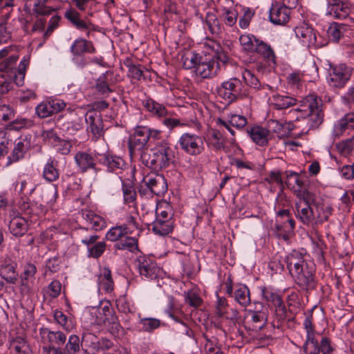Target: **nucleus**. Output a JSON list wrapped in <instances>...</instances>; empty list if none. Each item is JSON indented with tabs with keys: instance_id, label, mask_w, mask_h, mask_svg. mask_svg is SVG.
Instances as JSON below:
<instances>
[{
	"instance_id": "e433bc0d",
	"label": "nucleus",
	"mask_w": 354,
	"mask_h": 354,
	"mask_svg": "<svg viewBox=\"0 0 354 354\" xmlns=\"http://www.w3.org/2000/svg\"><path fill=\"white\" fill-rule=\"evenodd\" d=\"M347 129H354V113L346 114L334 125L333 133L335 137L341 136Z\"/></svg>"
},
{
	"instance_id": "f03ea898",
	"label": "nucleus",
	"mask_w": 354,
	"mask_h": 354,
	"mask_svg": "<svg viewBox=\"0 0 354 354\" xmlns=\"http://www.w3.org/2000/svg\"><path fill=\"white\" fill-rule=\"evenodd\" d=\"M152 154L142 153L141 162L152 170L159 171L173 162L174 153L170 144L166 140L158 142L151 149Z\"/></svg>"
},
{
	"instance_id": "72a5a7b5",
	"label": "nucleus",
	"mask_w": 354,
	"mask_h": 354,
	"mask_svg": "<svg viewBox=\"0 0 354 354\" xmlns=\"http://www.w3.org/2000/svg\"><path fill=\"white\" fill-rule=\"evenodd\" d=\"M70 50L75 56H80L85 53H95L96 51L91 41L82 38L75 39L71 45Z\"/></svg>"
},
{
	"instance_id": "9d476101",
	"label": "nucleus",
	"mask_w": 354,
	"mask_h": 354,
	"mask_svg": "<svg viewBox=\"0 0 354 354\" xmlns=\"http://www.w3.org/2000/svg\"><path fill=\"white\" fill-rule=\"evenodd\" d=\"M180 149L190 156H197L205 149L203 139L196 134L183 133L178 140Z\"/></svg>"
},
{
	"instance_id": "13d9d810",
	"label": "nucleus",
	"mask_w": 354,
	"mask_h": 354,
	"mask_svg": "<svg viewBox=\"0 0 354 354\" xmlns=\"http://www.w3.org/2000/svg\"><path fill=\"white\" fill-rule=\"evenodd\" d=\"M124 65L128 68V75L136 80H140L143 75V71L141 65H136L132 63L129 58H127L124 62Z\"/></svg>"
},
{
	"instance_id": "0e129e2a",
	"label": "nucleus",
	"mask_w": 354,
	"mask_h": 354,
	"mask_svg": "<svg viewBox=\"0 0 354 354\" xmlns=\"http://www.w3.org/2000/svg\"><path fill=\"white\" fill-rule=\"evenodd\" d=\"M286 184L289 188L295 189L296 186H297L298 189H300L304 185V182L297 173L286 171Z\"/></svg>"
},
{
	"instance_id": "423d86ee",
	"label": "nucleus",
	"mask_w": 354,
	"mask_h": 354,
	"mask_svg": "<svg viewBox=\"0 0 354 354\" xmlns=\"http://www.w3.org/2000/svg\"><path fill=\"white\" fill-rule=\"evenodd\" d=\"M296 284L303 290L308 292L315 289V265L310 261L299 270L291 274Z\"/></svg>"
},
{
	"instance_id": "5fc2aeb1",
	"label": "nucleus",
	"mask_w": 354,
	"mask_h": 354,
	"mask_svg": "<svg viewBox=\"0 0 354 354\" xmlns=\"http://www.w3.org/2000/svg\"><path fill=\"white\" fill-rule=\"evenodd\" d=\"M88 230L85 227H80L74 232L75 237L84 245L88 247L97 241L99 236L97 234H88Z\"/></svg>"
},
{
	"instance_id": "4468645a",
	"label": "nucleus",
	"mask_w": 354,
	"mask_h": 354,
	"mask_svg": "<svg viewBox=\"0 0 354 354\" xmlns=\"http://www.w3.org/2000/svg\"><path fill=\"white\" fill-rule=\"evenodd\" d=\"M9 218V231L13 236L17 238L24 236L28 232L29 227L32 225L25 219L24 216L21 215V213L15 210L10 212Z\"/></svg>"
},
{
	"instance_id": "b1692460",
	"label": "nucleus",
	"mask_w": 354,
	"mask_h": 354,
	"mask_svg": "<svg viewBox=\"0 0 354 354\" xmlns=\"http://www.w3.org/2000/svg\"><path fill=\"white\" fill-rule=\"evenodd\" d=\"M48 1V0H27L24 10L37 16L50 15L54 11V9L46 6Z\"/></svg>"
},
{
	"instance_id": "4c0bfd02",
	"label": "nucleus",
	"mask_w": 354,
	"mask_h": 354,
	"mask_svg": "<svg viewBox=\"0 0 354 354\" xmlns=\"http://www.w3.org/2000/svg\"><path fill=\"white\" fill-rule=\"evenodd\" d=\"M256 46L254 53L258 54L265 62L269 64L276 63L277 57L270 45L259 39Z\"/></svg>"
},
{
	"instance_id": "c85d7f7f",
	"label": "nucleus",
	"mask_w": 354,
	"mask_h": 354,
	"mask_svg": "<svg viewBox=\"0 0 354 354\" xmlns=\"http://www.w3.org/2000/svg\"><path fill=\"white\" fill-rule=\"evenodd\" d=\"M82 350L85 354H97L99 352V337L89 332H84L81 336Z\"/></svg>"
},
{
	"instance_id": "052dcab7",
	"label": "nucleus",
	"mask_w": 354,
	"mask_h": 354,
	"mask_svg": "<svg viewBox=\"0 0 354 354\" xmlns=\"http://www.w3.org/2000/svg\"><path fill=\"white\" fill-rule=\"evenodd\" d=\"M203 337L205 339L204 344L205 354H211L216 352V350L221 348V344L218 343V340L216 337L209 336L207 334H203Z\"/></svg>"
},
{
	"instance_id": "a878e982",
	"label": "nucleus",
	"mask_w": 354,
	"mask_h": 354,
	"mask_svg": "<svg viewBox=\"0 0 354 354\" xmlns=\"http://www.w3.org/2000/svg\"><path fill=\"white\" fill-rule=\"evenodd\" d=\"M310 261L304 259L302 252L295 250H292L286 257L287 268L290 274L299 270L305 265H307Z\"/></svg>"
},
{
	"instance_id": "a19ab883",
	"label": "nucleus",
	"mask_w": 354,
	"mask_h": 354,
	"mask_svg": "<svg viewBox=\"0 0 354 354\" xmlns=\"http://www.w3.org/2000/svg\"><path fill=\"white\" fill-rule=\"evenodd\" d=\"M58 162L53 158H50L45 164L42 176L49 183L56 181L59 177V171L57 169Z\"/></svg>"
},
{
	"instance_id": "bf43d9fd",
	"label": "nucleus",
	"mask_w": 354,
	"mask_h": 354,
	"mask_svg": "<svg viewBox=\"0 0 354 354\" xmlns=\"http://www.w3.org/2000/svg\"><path fill=\"white\" fill-rule=\"evenodd\" d=\"M129 230L127 228L122 227V225H116L111 227L106 234V239L110 241L115 242L118 241L122 236L127 235Z\"/></svg>"
},
{
	"instance_id": "7c9ffc66",
	"label": "nucleus",
	"mask_w": 354,
	"mask_h": 354,
	"mask_svg": "<svg viewBox=\"0 0 354 354\" xmlns=\"http://www.w3.org/2000/svg\"><path fill=\"white\" fill-rule=\"evenodd\" d=\"M156 220L151 223V230L154 234L159 236H166L173 231L174 223L172 219L162 220L160 218L158 212H156Z\"/></svg>"
},
{
	"instance_id": "ddd939ff",
	"label": "nucleus",
	"mask_w": 354,
	"mask_h": 354,
	"mask_svg": "<svg viewBox=\"0 0 354 354\" xmlns=\"http://www.w3.org/2000/svg\"><path fill=\"white\" fill-rule=\"evenodd\" d=\"M97 156H100V158H98V161L106 167L108 172L115 173L118 175L126 168V162L119 156L112 153H97Z\"/></svg>"
},
{
	"instance_id": "7ed1b4c3",
	"label": "nucleus",
	"mask_w": 354,
	"mask_h": 354,
	"mask_svg": "<svg viewBox=\"0 0 354 354\" xmlns=\"http://www.w3.org/2000/svg\"><path fill=\"white\" fill-rule=\"evenodd\" d=\"M323 102L317 95L311 94L306 97L303 104L294 111L300 113L299 117L307 118L311 128L318 127L324 120Z\"/></svg>"
},
{
	"instance_id": "58836bf2",
	"label": "nucleus",
	"mask_w": 354,
	"mask_h": 354,
	"mask_svg": "<svg viewBox=\"0 0 354 354\" xmlns=\"http://www.w3.org/2000/svg\"><path fill=\"white\" fill-rule=\"evenodd\" d=\"M252 141L259 146H265L268 142V131L260 126H254L247 129Z\"/></svg>"
},
{
	"instance_id": "c9c22d12",
	"label": "nucleus",
	"mask_w": 354,
	"mask_h": 354,
	"mask_svg": "<svg viewBox=\"0 0 354 354\" xmlns=\"http://www.w3.org/2000/svg\"><path fill=\"white\" fill-rule=\"evenodd\" d=\"M10 348L13 354H32L27 339L22 336H17L10 339Z\"/></svg>"
},
{
	"instance_id": "0eeeda50",
	"label": "nucleus",
	"mask_w": 354,
	"mask_h": 354,
	"mask_svg": "<svg viewBox=\"0 0 354 354\" xmlns=\"http://www.w3.org/2000/svg\"><path fill=\"white\" fill-rule=\"evenodd\" d=\"M148 131L147 127L138 126L135 129L134 133L130 136L128 140V147L131 158L139 156L142 153H147V145L149 142Z\"/></svg>"
},
{
	"instance_id": "f8f14e48",
	"label": "nucleus",
	"mask_w": 354,
	"mask_h": 354,
	"mask_svg": "<svg viewBox=\"0 0 354 354\" xmlns=\"http://www.w3.org/2000/svg\"><path fill=\"white\" fill-rule=\"evenodd\" d=\"M98 152L95 151V154L88 153V151H79L75 156L74 160L80 173H86L88 170H93L95 173L100 171V169L97 167L96 158L100 157L96 154Z\"/></svg>"
},
{
	"instance_id": "3c124183",
	"label": "nucleus",
	"mask_w": 354,
	"mask_h": 354,
	"mask_svg": "<svg viewBox=\"0 0 354 354\" xmlns=\"http://www.w3.org/2000/svg\"><path fill=\"white\" fill-rule=\"evenodd\" d=\"M273 307L274 314L272 324L274 327L279 328L287 319V310L283 301Z\"/></svg>"
},
{
	"instance_id": "c756f323",
	"label": "nucleus",
	"mask_w": 354,
	"mask_h": 354,
	"mask_svg": "<svg viewBox=\"0 0 354 354\" xmlns=\"http://www.w3.org/2000/svg\"><path fill=\"white\" fill-rule=\"evenodd\" d=\"M309 75L310 77L308 81H315L318 77V68L315 64H310L307 67V71L304 73L300 71H295L290 73L288 77L289 84L292 85H299L301 79L304 76Z\"/></svg>"
},
{
	"instance_id": "ea45409f",
	"label": "nucleus",
	"mask_w": 354,
	"mask_h": 354,
	"mask_svg": "<svg viewBox=\"0 0 354 354\" xmlns=\"http://www.w3.org/2000/svg\"><path fill=\"white\" fill-rule=\"evenodd\" d=\"M269 100L270 104L277 110L287 109L295 105L297 102V100L294 97L278 93L272 95V97L269 98Z\"/></svg>"
},
{
	"instance_id": "774afa93",
	"label": "nucleus",
	"mask_w": 354,
	"mask_h": 354,
	"mask_svg": "<svg viewBox=\"0 0 354 354\" xmlns=\"http://www.w3.org/2000/svg\"><path fill=\"white\" fill-rule=\"evenodd\" d=\"M200 57L201 55L197 53H190L187 54L182 58L183 68L185 69L194 68L195 71Z\"/></svg>"
},
{
	"instance_id": "603ef678",
	"label": "nucleus",
	"mask_w": 354,
	"mask_h": 354,
	"mask_svg": "<svg viewBox=\"0 0 354 354\" xmlns=\"http://www.w3.org/2000/svg\"><path fill=\"white\" fill-rule=\"evenodd\" d=\"M259 41V39L250 34H244L239 37V42L243 50L248 53H254L256 44H257Z\"/></svg>"
},
{
	"instance_id": "49530a36",
	"label": "nucleus",
	"mask_w": 354,
	"mask_h": 354,
	"mask_svg": "<svg viewBox=\"0 0 354 354\" xmlns=\"http://www.w3.org/2000/svg\"><path fill=\"white\" fill-rule=\"evenodd\" d=\"M232 297L237 303L244 307L250 303V290L245 285L241 284L236 286Z\"/></svg>"
},
{
	"instance_id": "a18cd8bd",
	"label": "nucleus",
	"mask_w": 354,
	"mask_h": 354,
	"mask_svg": "<svg viewBox=\"0 0 354 354\" xmlns=\"http://www.w3.org/2000/svg\"><path fill=\"white\" fill-rule=\"evenodd\" d=\"M140 330L147 333H153L160 326V320L153 317H142L138 316Z\"/></svg>"
},
{
	"instance_id": "412c9836",
	"label": "nucleus",
	"mask_w": 354,
	"mask_h": 354,
	"mask_svg": "<svg viewBox=\"0 0 354 354\" xmlns=\"http://www.w3.org/2000/svg\"><path fill=\"white\" fill-rule=\"evenodd\" d=\"M327 12L337 19H346L351 11V5L347 0H328Z\"/></svg>"
},
{
	"instance_id": "de8ad7c7",
	"label": "nucleus",
	"mask_w": 354,
	"mask_h": 354,
	"mask_svg": "<svg viewBox=\"0 0 354 354\" xmlns=\"http://www.w3.org/2000/svg\"><path fill=\"white\" fill-rule=\"evenodd\" d=\"M207 144L209 147L212 148L216 151L224 149L225 147V139L223 134L220 131L216 129H213L212 131L210 136L208 137L207 140Z\"/></svg>"
},
{
	"instance_id": "37998d69",
	"label": "nucleus",
	"mask_w": 354,
	"mask_h": 354,
	"mask_svg": "<svg viewBox=\"0 0 354 354\" xmlns=\"http://www.w3.org/2000/svg\"><path fill=\"white\" fill-rule=\"evenodd\" d=\"M65 17L79 30L92 29V27L93 26L91 21H86L81 19L80 13L75 10H67L65 12Z\"/></svg>"
},
{
	"instance_id": "69168bd1",
	"label": "nucleus",
	"mask_w": 354,
	"mask_h": 354,
	"mask_svg": "<svg viewBox=\"0 0 354 354\" xmlns=\"http://www.w3.org/2000/svg\"><path fill=\"white\" fill-rule=\"evenodd\" d=\"M29 61L24 58L19 63L18 68L16 70L14 75V81L17 86H21L24 84L26 68L28 65Z\"/></svg>"
},
{
	"instance_id": "864d4df0",
	"label": "nucleus",
	"mask_w": 354,
	"mask_h": 354,
	"mask_svg": "<svg viewBox=\"0 0 354 354\" xmlns=\"http://www.w3.org/2000/svg\"><path fill=\"white\" fill-rule=\"evenodd\" d=\"M142 104L146 109L158 117L166 115L167 111L165 106L160 104L153 100L149 98L142 102Z\"/></svg>"
},
{
	"instance_id": "9b49d317",
	"label": "nucleus",
	"mask_w": 354,
	"mask_h": 354,
	"mask_svg": "<svg viewBox=\"0 0 354 354\" xmlns=\"http://www.w3.org/2000/svg\"><path fill=\"white\" fill-rule=\"evenodd\" d=\"M86 131L91 133L95 140L103 137L105 133L102 114L95 110H88L85 115Z\"/></svg>"
},
{
	"instance_id": "dca6fc26",
	"label": "nucleus",
	"mask_w": 354,
	"mask_h": 354,
	"mask_svg": "<svg viewBox=\"0 0 354 354\" xmlns=\"http://www.w3.org/2000/svg\"><path fill=\"white\" fill-rule=\"evenodd\" d=\"M37 267L33 263H27L23 272L19 275V290L22 294H29L35 287Z\"/></svg>"
},
{
	"instance_id": "39448f33",
	"label": "nucleus",
	"mask_w": 354,
	"mask_h": 354,
	"mask_svg": "<svg viewBox=\"0 0 354 354\" xmlns=\"http://www.w3.org/2000/svg\"><path fill=\"white\" fill-rule=\"evenodd\" d=\"M268 308L261 302H257L254 310H248L245 315L244 326L246 330L259 331L267 324Z\"/></svg>"
},
{
	"instance_id": "2eb2a0df",
	"label": "nucleus",
	"mask_w": 354,
	"mask_h": 354,
	"mask_svg": "<svg viewBox=\"0 0 354 354\" xmlns=\"http://www.w3.org/2000/svg\"><path fill=\"white\" fill-rule=\"evenodd\" d=\"M19 213L25 217L31 224L36 223L41 217L42 209L41 205L29 199H22L19 202Z\"/></svg>"
},
{
	"instance_id": "2f4dec72",
	"label": "nucleus",
	"mask_w": 354,
	"mask_h": 354,
	"mask_svg": "<svg viewBox=\"0 0 354 354\" xmlns=\"http://www.w3.org/2000/svg\"><path fill=\"white\" fill-rule=\"evenodd\" d=\"M82 216L95 231H99L104 229L106 225V222L104 218L102 216L97 214L93 211L90 209H82Z\"/></svg>"
},
{
	"instance_id": "393cba45",
	"label": "nucleus",
	"mask_w": 354,
	"mask_h": 354,
	"mask_svg": "<svg viewBox=\"0 0 354 354\" xmlns=\"http://www.w3.org/2000/svg\"><path fill=\"white\" fill-rule=\"evenodd\" d=\"M290 17V10L279 3L272 4L270 9V21L277 25H282L288 22Z\"/></svg>"
},
{
	"instance_id": "bb28decb",
	"label": "nucleus",
	"mask_w": 354,
	"mask_h": 354,
	"mask_svg": "<svg viewBox=\"0 0 354 354\" xmlns=\"http://www.w3.org/2000/svg\"><path fill=\"white\" fill-rule=\"evenodd\" d=\"M112 74L113 73L111 71H106L95 80L93 88L99 95L107 97L114 91V89L112 88L113 82L109 79V75Z\"/></svg>"
},
{
	"instance_id": "f3484780",
	"label": "nucleus",
	"mask_w": 354,
	"mask_h": 354,
	"mask_svg": "<svg viewBox=\"0 0 354 354\" xmlns=\"http://www.w3.org/2000/svg\"><path fill=\"white\" fill-rule=\"evenodd\" d=\"M31 147L30 138H19L14 142L13 149L8 156L6 166L17 162L25 157V154Z\"/></svg>"
},
{
	"instance_id": "f257e3e1",
	"label": "nucleus",
	"mask_w": 354,
	"mask_h": 354,
	"mask_svg": "<svg viewBox=\"0 0 354 354\" xmlns=\"http://www.w3.org/2000/svg\"><path fill=\"white\" fill-rule=\"evenodd\" d=\"M212 51V54L207 53L201 55L196 69L194 71L197 76L203 79L214 77L220 70L219 62L226 64L228 62V56L223 50L219 44H213Z\"/></svg>"
},
{
	"instance_id": "79ce46f5",
	"label": "nucleus",
	"mask_w": 354,
	"mask_h": 354,
	"mask_svg": "<svg viewBox=\"0 0 354 354\" xmlns=\"http://www.w3.org/2000/svg\"><path fill=\"white\" fill-rule=\"evenodd\" d=\"M97 283L99 288L106 292L113 290L114 283L111 277V272L109 268H104L98 276Z\"/></svg>"
},
{
	"instance_id": "c03bdc74",
	"label": "nucleus",
	"mask_w": 354,
	"mask_h": 354,
	"mask_svg": "<svg viewBox=\"0 0 354 354\" xmlns=\"http://www.w3.org/2000/svg\"><path fill=\"white\" fill-rule=\"evenodd\" d=\"M313 207L316 211L314 224L322 223L328 221L333 210L331 206L319 203H314Z\"/></svg>"
},
{
	"instance_id": "e2e57ef3",
	"label": "nucleus",
	"mask_w": 354,
	"mask_h": 354,
	"mask_svg": "<svg viewBox=\"0 0 354 354\" xmlns=\"http://www.w3.org/2000/svg\"><path fill=\"white\" fill-rule=\"evenodd\" d=\"M122 193L125 204H134L136 203L137 194L131 185L122 183Z\"/></svg>"
},
{
	"instance_id": "6e6552de",
	"label": "nucleus",
	"mask_w": 354,
	"mask_h": 354,
	"mask_svg": "<svg viewBox=\"0 0 354 354\" xmlns=\"http://www.w3.org/2000/svg\"><path fill=\"white\" fill-rule=\"evenodd\" d=\"M134 264L140 277L144 279H156L162 274L161 269L150 257L140 255L135 259Z\"/></svg>"
},
{
	"instance_id": "aec40b11",
	"label": "nucleus",
	"mask_w": 354,
	"mask_h": 354,
	"mask_svg": "<svg viewBox=\"0 0 354 354\" xmlns=\"http://www.w3.org/2000/svg\"><path fill=\"white\" fill-rule=\"evenodd\" d=\"M296 37L307 47L317 46V37L314 29L306 23H302L295 28Z\"/></svg>"
},
{
	"instance_id": "a211bd4d",
	"label": "nucleus",
	"mask_w": 354,
	"mask_h": 354,
	"mask_svg": "<svg viewBox=\"0 0 354 354\" xmlns=\"http://www.w3.org/2000/svg\"><path fill=\"white\" fill-rule=\"evenodd\" d=\"M17 263L6 256L0 259V276L8 283L16 284L19 274L17 272Z\"/></svg>"
},
{
	"instance_id": "09e8293b",
	"label": "nucleus",
	"mask_w": 354,
	"mask_h": 354,
	"mask_svg": "<svg viewBox=\"0 0 354 354\" xmlns=\"http://www.w3.org/2000/svg\"><path fill=\"white\" fill-rule=\"evenodd\" d=\"M63 348L66 354H77L82 350V342L80 337L73 334L67 338Z\"/></svg>"
},
{
	"instance_id": "4d7b16f0",
	"label": "nucleus",
	"mask_w": 354,
	"mask_h": 354,
	"mask_svg": "<svg viewBox=\"0 0 354 354\" xmlns=\"http://www.w3.org/2000/svg\"><path fill=\"white\" fill-rule=\"evenodd\" d=\"M261 292L265 301L270 303L273 306L283 301L281 297L270 288L261 287Z\"/></svg>"
},
{
	"instance_id": "1a4fd4ad",
	"label": "nucleus",
	"mask_w": 354,
	"mask_h": 354,
	"mask_svg": "<svg viewBox=\"0 0 354 354\" xmlns=\"http://www.w3.org/2000/svg\"><path fill=\"white\" fill-rule=\"evenodd\" d=\"M351 73V68L344 64L330 66L327 77L328 83L332 87L342 88L350 80Z\"/></svg>"
},
{
	"instance_id": "4be33fe9",
	"label": "nucleus",
	"mask_w": 354,
	"mask_h": 354,
	"mask_svg": "<svg viewBox=\"0 0 354 354\" xmlns=\"http://www.w3.org/2000/svg\"><path fill=\"white\" fill-rule=\"evenodd\" d=\"M295 228V221L292 218L288 219H276L274 225V232L276 236L286 241H288L293 234Z\"/></svg>"
},
{
	"instance_id": "6ab92c4d",
	"label": "nucleus",
	"mask_w": 354,
	"mask_h": 354,
	"mask_svg": "<svg viewBox=\"0 0 354 354\" xmlns=\"http://www.w3.org/2000/svg\"><path fill=\"white\" fill-rule=\"evenodd\" d=\"M143 183L149 189L151 194L160 196L167 191V183L162 175L147 176L143 178Z\"/></svg>"
},
{
	"instance_id": "680f3d73",
	"label": "nucleus",
	"mask_w": 354,
	"mask_h": 354,
	"mask_svg": "<svg viewBox=\"0 0 354 354\" xmlns=\"http://www.w3.org/2000/svg\"><path fill=\"white\" fill-rule=\"evenodd\" d=\"M243 79L246 84L255 89L259 90L263 88L259 80L254 75V73L248 69H245L242 73Z\"/></svg>"
},
{
	"instance_id": "473e14b6",
	"label": "nucleus",
	"mask_w": 354,
	"mask_h": 354,
	"mask_svg": "<svg viewBox=\"0 0 354 354\" xmlns=\"http://www.w3.org/2000/svg\"><path fill=\"white\" fill-rule=\"evenodd\" d=\"M350 30L351 28L348 24L333 22L329 26L327 34L331 41L338 42L344 36H348Z\"/></svg>"
},
{
	"instance_id": "5701e85b",
	"label": "nucleus",
	"mask_w": 354,
	"mask_h": 354,
	"mask_svg": "<svg viewBox=\"0 0 354 354\" xmlns=\"http://www.w3.org/2000/svg\"><path fill=\"white\" fill-rule=\"evenodd\" d=\"M295 217L304 225H313L315 220V214L311 205L295 203L294 207Z\"/></svg>"
},
{
	"instance_id": "8fccbe9b",
	"label": "nucleus",
	"mask_w": 354,
	"mask_h": 354,
	"mask_svg": "<svg viewBox=\"0 0 354 354\" xmlns=\"http://www.w3.org/2000/svg\"><path fill=\"white\" fill-rule=\"evenodd\" d=\"M53 317L55 321L68 332L71 331L75 326L73 319L68 317L61 310H54Z\"/></svg>"
},
{
	"instance_id": "338daca9",
	"label": "nucleus",
	"mask_w": 354,
	"mask_h": 354,
	"mask_svg": "<svg viewBox=\"0 0 354 354\" xmlns=\"http://www.w3.org/2000/svg\"><path fill=\"white\" fill-rule=\"evenodd\" d=\"M12 146V140L10 139L6 131H0V158L6 156Z\"/></svg>"
},
{
	"instance_id": "cd10ccee",
	"label": "nucleus",
	"mask_w": 354,
	"mask_h": 354,
	"mask_svg": "<svg viewBox=\"0 0 354 354\" xmlns=\"http://www.w3.org/2000/svg\"><path fill=\"white\" fill-rule=\"evenodd\" d=\"M97 323L98 324H112L115 328L120 326L114 310L109 305L97 309Z\"/></svg>"
},
{
	"instance_id": "f704fd0d",
	"label": "nucleus",
	"mask_w": 354,
	"mask_h": 354,
	"mask_svg": "<svg viewBox=\"0 0 354 354\" xmlns=\"http://www.w3.org/2000/svg\"><path fill=\"white\" fill-rule=\"evenodd\" d=\"M39 333L43 336L46 335L47 339L50 344V346L59 347L64 345L67 340L66 335L61 330L53 331L48 328H41L39 329Z\"/></svg>"
},
{
	"instance_id": "20e7f679",
	"label": "nucleus",
	"mask_w": 354,
	"mask_h": 354,
	"mask_svg": "<svg viewBox=\"0 0 354 354\" xmlns=\"http://www.w3.org/2000/svg\"><path fill=\"white\" fill-rule=\"evenodd\" d=\"M218 96L227 103H232L247 95L246 88L243 82L237 77H231L223 81L216 88Z\"/></svg>"
},
{
	"instance_id": "6e6d98bb",
	"label": "nucleus",
	"mask_w": 354,
	"mask_h": 354,
	"mask_svg": "<svg viewBox=\"0 0 354 354\" xmlns=\"http://www.w3.org/2000/svg\"><path fill=\"white\" fill-rule=\"evenodd\" d=\"M115 248L120 250H128L131 252L138 250V241L135 237L126 236L115 244Z\"/></svg>"
}]
</instances>
